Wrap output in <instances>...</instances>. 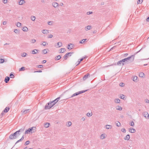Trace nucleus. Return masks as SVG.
Listing matches in <instances>:
<instances>
[{
    "mask_svg": "<svg viewBox=\"0 0 149 149\" xmlns=\"http://www.w3.org/2000/svg\"><path fill=\"white\" fill-rule=\"evenodd\" d=\"M141 50V49L136 52V53L134 54V55H132L127 58L123 59L124 63H130L134 61L135 55L139 53Z\"/></svg>",
    "mask_w": 149,
    "mask_h": 149,
    "instance_id": "obj_1",
    "label": "nucleus"
},
{
    "mask_svg": "<svg viewBox=\"0 0 149 149\" xmlns=\"http://www.w3.org/2000/svg\"><path fill=\"white\" fill-rule=\"evenodd\" d=\"M36 127H32L31 128H29L28 129L26 130L25 132V134H27L31 132V133L34 132L36 131Z\"/></svg>",
    "mask_w": 149,
    "mask_h": 149,
    "instance_id": "obj_2",
    "label": "nucleus"
},
{
    "mask_svg": "<svg viewBox=\"0 0 149 149\" xmlns=\"http://www.w3.org/2000/svg\"><path fill=\"white\" fill-rule=\"evenodd\" d=\"M54 105V104H52L51 102H50L46 104L45 107V109H50L52 106Z\"/></svg>",
    "mask_w": 149,
    "mask_h": 149,
    "instance_id": "obj_3",
    "label": "nucleus"
},
{
    "mask_svg": "<svg viewBox=\"0 0 149 149\" xmlns=\"http://www.w3.org/2000/svg\"><path fill=\"white\" fill-rule=\"evenodd\" d=\"M18 136V135L17 134L16 132H15L14 133L10 135L9 136V138L10 139H13L17 138V137Z\"/></svg>",
    "mask_w": 149,
    "mask_h": 149,
    "instance_id": "obj_4",
    "label": "nucleus"
},
{
    "mask_svg": "<svg viewBox=\"0 0 149 149\" xmlns=\"http://www.w3.org/2000/svg\"><path fill=\"white\" fill-rule=\"evenodd\" d=\"M87 91V90H85L84 91H79L77 92L76 93H74L70 97H74L75 96L81 93H84L86 91Z\"/></svg>",
    "mask_w": 149,
    "mask_h": 149,
    "instance_id": "obj_5",
    "label": "nucleus"
},
{
    "mask_svg": "<svg viewBox=\"0 0 149 149\" xmlns=\"http://www.w3.org/2000/svg\"><path fill=\"white\" fill-rule=\"evenodd\" d=\"M143 115L147 119L149 118V115L147 112H143Z\"/></svg>",
    "mask_w": 149,
    "mask_h": 149,
    "instance_id": "obj_6",
    "label": "nucleus"
},
{
    "mask_svg": "<svg viewBox=\"0 0 149 149\" xmlns=\"http://www.w3.org/2000/svg\"><path fill=\"white\" fill-rule=\"evenodd\" d=\"M122 64V65L123 66L124 65V63L123 59L120 60L118 61L117 63V64L118 65H120Z\"/></svg>",
    "mask_w": 149,
    "mask_h": 149,
    "instance_id": "obj_7",
    "label": "nucleus"
},
{
    "mask_svg": "<svg viewBox=\"0 0 149 149\" xmlns=\"http://www.w3.org/2000/svg\"><path fill=\"white\" fill-rule=\"evenodd\" d=\"M74 45L72 43L69 44L68 46V49H71L74 48Z\"/></svg>",
    "mask_w": 149,
    "mask_h": 149,
    "instance_id": "obj_8",
    "label": "nucleus"
},
{
    "mask_svg": "<svg viewBox=\"0 0 149 149\" xmlns=\"http://www.w3.org/2000/svg\"><path fill=\"white\" fill-rule=\"evenodd\" d=\"M73 53V52H68L67 53L63 56V58L65 59H66L68 56V54H70V56H71V54Z\"/></svg>",
    "mask_w": 149,
    "mask_h": 149,
    "instance_id": "obj_9",
    "label": "nucleus"
},
{
    "mask_svg": "<svg viewBox=\"0 0 149 149\" xmlns=\"http://www.w3.org/2000/svg\"><path fill=\"white\" fill-rule=\"evenodd\" d=\"M60 98V97H58L57 98L55 99V100H53V101H52V102H51V103H52V104H55L58 101H59V100Z\"/></svg>",
    "mask_w": 149,
    "mask_h": 149,
    "instance_id": "obj_10",
    "label": "nucleus"
},
{
    "mask_svg": "<svg viewBox=\"0 0 149 149\" xmlns=\"http://www.w3.org/2000/svg\"><path fill=\"white\" fill-rule=\"evenodd\" d=\"M24 128L23 129H21L18 131H16L15 132L17 134V135H18V136L20 134L19 133L20 132H22L23 131H24Z\"/></svg>",
    "mask_w": 149,
    "mask_h": 149,
    "instance_id": "obj_11",
    "label": "nucleus"
},
{
    "mask_svg": "<svg viewBox=\"0 0 149 149\" xmlns=\"http://www.w3.org/2000/svg\"><path fill=\"white\" fill-rule=\"evenodd\" d=\"M129 130L130 132L132 133H134L136 131V130L132 128H129Z\"/></svg>",
    "mask_w": 149,
    "mask_h": 149,
    "instance_id": "obj_12",
    "label": "nucleus"
},
{
    "mask_svg": "<svg viewBox=\"0 0 149 149\" xmlns=\"http://www.w3.org/2000/svg\"><path fill=\"white\" fill-rule=\"evenodd\" d=\"M90 74L88 73H87L86 74H85L83 77V79L84 80H86L88 76H89Z\"/></svg>",
    "mask_w": 149,
    "mask_h": 149,
    "instance_id": "obj_13",
    "label": "nucleus"
},
{
    "mask_svg": "<svg viewBox=\"0 0 149 149\" xmlns=\"http://www.w3.org/2000/svg\"><path fill=\"white\" fill-rule=\"evenodd\" d=\"M52 5L54 8H56L58 6V4L56 2H54L52 3Z\"/></svg>",
    "mask_w": 149,
    "mask_h": 149,
    "instance_id": "obj_14",
    "label": "nucleus"
},
{
    "mask_svg": "<svg viewBox=\"0 0 149 149\" xmlns=\"http://www.w3.org/2000/svg\"><path fill=\"white\" fill-rule=\"evenodd\" d=\"M91 26L88 25L85 27V29L86 31H87L88 30H90L91 29Z\"/></svg>",
    "mask_w": 149,
    "mask_h": 149,
    "instance_id": "obj_15",
    "label": "nucleus"
},
{
    "mask_svg": "<svg viewBox=\"0 0 149 149\" xmlns=\"http://www.w3.org/2000/svg\"><path fill=\"white\" fill-rule=\"evenodd\" d=\"M10 80V77H6L4 81L6 83H7Z\"/></svg>",
    "mask_w": 149,
    "mask_h": 149,
    "instance_id": "obj_16",
    "label": "nucleus"
},
{
    "mask_svg": "<svg viewBox=\"0 0 149 149\" xmlns=\"http://www.w3.org/2000/svg\"><path fill=\"white\" fill-rule=\"evenodd\" d=\"M25 1L24 0H20L19 2V4L20 5H22L25 3Z\"/></svg>",
    "mask_w": 149,
    "mask_h": 149,
    "instance_id": "obj_17",
    "label": "nucleus"
},
{
    "mask_svg": "<svg viewBox=\"0 0 149 149\" xmlns=\"http://www.w3.org/2000/svg\"><path fill=\"white\" fill-rule=\"evenodd\" d=\"M9 107H6L5 109L3 111V112H4L7 113V112L9 110Z\"/></svg>",
    "mask_w": 149,
    "mask_h": 149,
    "instance_id": "obj_18",
    "label": "nucleus"
},
{
    "mask_svg": "<svg viewBox=\"0 0 149 149\" xmlns=\"http://www.w3.org/2000/svg\"><path fill=\"white\" fill-rule=\"evenodd\" d=\"M130 139V135L129 134H127L126 136L124 138L125 140H128Z\"/></svg>",
    "mask_w": 149,
    "mask_h": 149,
    "instance_id": "obj_19",
    "label": "nucleus"
},
{
    "mask_svg": "<svg viewBox=\"0 0 149 149\" xmlns=\"http://www.w3.org/2000/svg\"><path fill=\"white\" fill-rule=\"evenodd\" d=\"M39 51L38 49H35L33 50L32 51V54H35L37 53V52H38V51Z\"/></svg>",
    "mask_w": 149,
    "mask_h": 149,
    "instance_id": "obj_20",
    "label": "nucleus"
},
{
    "mask_svg": "<svg viewBox=\"0 0 149 149\" xmlns=\"http://www.w3.org/2000/svg\"><path fill=\"white\" fill-rule=\"evenodd\" d=\"M106 128L107 129H111L112 126L111 125H107L105 126Z\"/></svg>",
    "mask_w": 149,
    "mask_h": 149,
    "instance_id": "obj_21",
    "label": "nucleus"
},
{
    "mask_svg": "<svg viewBox=\"0 0 149 149\" xmlns=\"http://www.w3.org/2000/svg\"><path fill=\"white\" fill-rule=\"evenodd\" d=\"M61 57L60 55H58L56 56L55 58V60H58L61 59Z\"/></svg>",
    "mask_w": 149,
    "mask_h": 149,
    "instance_id": "obj_22",
    "label": "nucleus"
},
{
    "mask_svg": "<svg viewBox=\"0 0 149 149\" xmlns=\"http://www.w3.org/2000/svg\"><path fill=\"white\" fill-rule=\"evenodd\" d=\"M57 46H58V47H61L62 46V43L61 42H58L57 43Z\"/></svg>",
    "mask_w": 149,
    "mask_h": 149,
    "instance_id": "obj_23",
    "label": "nucleus"
},
{
    "mask_svg": "<svg viewBox=\"0 0 149 149\" xmlns=\"http://www.w3.org/2000/svg\"><path fill=\"white\" fill-rule=\"evenodd\" d=\"M144 73L143 72H141L139 73V76L140 77H143L144 76Z\"/></svg>",
    "mask_w": 149,
    "mask_h": 149,
    "instance_id": "obj_24",
    "label": "nucleus"
},
{
    "mask_svg": "<svg viewBox=\"0 0 149 149\" xmlns=\"http://www.w3.org/2000/svg\"><path fill=\"white\" fill-rule=\"evenodd\" d=\"M49 125H50V123H46L44 124V126L45 128H47L49 127Z\"/></svg>",
    "mask_w": 149,
    "mask_h": 149,
    "instance_id": "obj_25",
    "label": "nucleus"
},
{
    "mask_svg": "<svg viewBox=\"0 0 149 149\" xmlns=\"http://www.w3.org/2000/svg\"><path fill=\"white\" fill-rule=\"evenodd\" d=\"M120 100L119 99H116L114 100V102L115 103H119Z\"/></svg>",
    "mask_w": 149,
    "mask_h": 149,
    "instance_id": "obj_26",
    "label": "nucleus"
},
{
    "mask_svg": "<svg viewBox=\"0 0 149 149\" xmlns=\"http://www.w3.org/2000/svg\"><path fill=\"white\" fill-rule=\"evenodd\" d=\"M42 33H49V30H43L42 31Z\"/></svg>",
    "mask_w": 149,
    "mask_h": 149,
    "instance_id": "obj_27",
    "label": "nucleus"
},
{
    "mask_svg": "<svg viewBox=\"0 0 149 149\" xmlns=\"http://www.w3.org/2000/svg\"><path fill=\"white\" fill-rule=\"evenodd\" d=\"M137 77L136 76H134L133 77V80L135 82H137Z\"/></svg>",
    "mask_w": 149,
    "mask_h": 149,
    "instance_id": "obj_28",
    "label": "nucleus"
},
{
    "mask_svg": "<svg viewBox=\"0 0 149 149\" xmlns=\"http://www.w3.org/2000/svg\"><path fill=\"white\" fill-rule=\"evenodd\" d=\"M22 30L24 31H27L28 30V28L27 27L24 26Z\"/></svg>",
    "mask_w": 149,
    "mask_h": 149,
    "instance_id": "obj_29",
    "label": "nucleus"
},
{
    "mask_svg": "<svg viewBox=\"0 0 149 149\" xmlns=\"http://www.w3.org/2000/svg\"><path fill=\"white\" fill-rule=\"evenodd\" d=\"M29 109H26L22 112V114H26L27 112Z\"/></svg>",
    "mask_w": 149,
    "mask_h": 149,
    "instance_id": "obj_30",
    "label": "nucleus"
},
{
    "mask_svg": "<svg viewBox=\"0 0 149 149\" xmlns=\"http://www.w3.org/2000/svg\"><path fill=\"white\" fill-rule=\"evenodd\" d=\"M117 107V108H116V109L117 110L121 111L122 109V108L121 106H118Z\"/></svg>",
    "mask_w": 149,
    "mask_h": 149,
    "instance_id": "obj_31",
    "label": "nucleus"
},
{
    "mask_svg": "<svg viewBox=\"0 0 149 149\" xmlns=\"http://www.w3.org/2000/svg\"><path fill=\"white\" fill-rule=\"evenodd\" d=\"M61 51L60 53H63L65 51V48H61L60 49Z\"/></svg>",
    "mask_w": 149,
    "mask_h": 149,
    "instance_id": "obj_32",
    "label": "nucleus"
},
{
    "mask_svg": "<svg viewBox=\"0 0 149 149\" xmlns=\"http://www.w3.org/2000/svg\"><path fill=\"white\" fill-rule=\"evenodd\" d=\"M72 124V123L70 121H69L67 123H66V125L68 126H70Z\"/></svg>",
    "mask_w": 149,
    "mask_h": 149,
    "instance_id": "obj_33",
    "label": "nucleus"
},
{
    "mask_svg": "<svg viewBox=\"0 0 149 149\" xmlns=\"http://www.w3.org/2000/svg\"><path fill=\"white\" fill-rule=\"evenodd\" d=\"M41 45H42L44 46H45L46 45H48V43L46 42H43L42 44H41Z\"/></svg>",
    "mask_w": 149,
    "mask_h": 149,
    "instance_id": "obj_34",
    "label": "nucleus"
},
{
    "mask_svg": "<svg viewBox=\"0 0 149 149\" xmlns=\"http://www.w3.org/2000/svg\"><path fill=\"white\" fill-rule=\"evenodd\" d=\"M116 126L118 127L120 126L121 125L120 123L118 121H117V122H116Z\"/></svg>",
    "mask_w": 149,
    "mask_h": 149,
    "instance_id": "obj_35",
    "label": "nucleus"
},
{
    "mask_svg": "<svg viewBox=\"0 0 149 149\" xmlns=\"http://www.w3.org/2000/svg\"><path fill=\"white\" fill-rule=\"evenodd\" d=\"M27 55V54L26 53H25V52H24V53H22L21 56L22 57H26V56Z\"/></svg>",
    "mask_w": 149,
    "mask_h": 149,
    "instance_id": "obj_36",
    "label": "nucleus"
},
{
    "mask_svg": "<svg viewBox=\"0 0 149 149\" xmlns=\"http://www.w3.org/2000/svg\"><path fill=\"white\" fill-rule=\"evenodd\" d=\"M14 32L16 34H19V31L17 29H15L14 30Z\"/></svg>",
    "mask_w": 149,
    "mask_h": 149,
    "instance_id": "obj_37",
    "label": "nucleus"
},
{
    "mask_svg": "<svg viewBox=\"0 0 149 149\" xmlns=\"http://www.w3.org/2000/svg\"><path fill=\"white\" fill-rule=\"evenodd\" d=\"M10 78H13L14 77V76L12 72L11 73L10 75Z\"/></svg>",
    "mask_w": 149,
    "mask_h": 149,
    "instance_id": "obj_38",
    "label": "nucleus"
},
{
    "mask_svg": "<svg viewBox=\"0 0 149 149\" xmlns=\"http://www.w3.org/2000/svg\"><path fill=\"white\" fill-rule=\"evenodd\" d=\"M25 68L24 67H22L19 69V71H24L25 70Z\"/></svg>",
    "mask_w": 149,
    "mask_h": 149,
    "instance_id": "obj_39",
    "label": "nucleus"
},
{
    "mask_svg": "<svg viewBox=\"0 0 149 149\" xmlns=\"http://www.w3.org/2000/svg\"><path fill=\"white\" fill-rule=\"evenodd\" d=\"M100 138L101 139H103L104 138V134H102L100 137Z\"/></svg>",
    "mask_w": 149,
    "mask_h": 149,
    "instance_id": "obj_40",
    "label": "nucleus"
},
{
    "mask_svg": "<svg viewBox=\"0 0 149 149\" xmlns=\"http://www.w3.org/2000/svg\"><path fill=\"white\" fill-rule=\"evenodd\" d=\"M21 24L20 22H18L17 23L16 25L18 27H20L21 26Z\"/></svg>",
    "mask_w": 149,
    "mask_h": 149,
    "instance_id": "obj_41",
    "label": "nucleus"
},
{
    "mask_svg": "<svg viewBox=\"0 0 149 149\" xmlns=\"http://www.w3.org/2000/svg\"><path fill=\"white\" fill-rule=\"evenodd\" d=\"M87 39H83V40H82L81 41H80L79 42V43H83Z\"/></svg>",
    "mask_w": 149,
    "mask_h": 149,
    "instance_id": "obj_42",
    "label": "nucleus"
},
{
    "mask_svg": "<svg viewBox=\"0 0 149 149\" xmlns=\"http://www.w3.org/2000/svg\"><path fill=\"white\" fill-rule=\"evenodd\" d=\"M31 19L33 21H34L35 19V17L34 16H32L31 17Z\"/></svg>",
    "mask_w": 149,
    "mask_h": 149,
    "instance_id": "obj_43",
    "label": "nucleus"
},
{
    "mask_svg": "<svg viewBox=\"0 0 149 149\" xmlns=\"http://www.w3.org/2000/svg\"><path fill=\"white\" fill-rule=\"evenodd\" d=\"M120 97L123 99H124L125 98V96L123 94L121 95Z\"/></svg>",
    "mask_w": 149,
    "mask_h": 149,
    "instance_id": "obj_44",
    "label": "nucleus"
},
{
    "mask_svg": "<svg viewBox=\"0 0 149 149\" xmlns=\"http://www.w3.org/2000/svg\"><path fill=\"white\" fill-rule=\"evenodd\" d=\"M143 0H138L137 2V3L138 4L139 3H141L142 2Z\"/></svg>",
    "mask_w": 149,
    "mask_h": 149,
    "instance_id": "obj_45",
    "label": "nucleus"
},
{
    "mask_svg": "<svg viewBox=\"0 0 149 149\" xmlns=\"http://www.w3.org/2000/svg\"><path fill=\"white\" fill-rule=\"evenodd\" d=\"M130 124L131 126H133L134 125V122L133 121H131V122L130 123Z\"/></svg>",
    "mask_w": 149,
    "mask_h": 149,
    "instance_id": "obj_46",
    "label": "nucleus"
},
{
    "mask_svg": "<svg viewBox=\"0 0 149 149\" xmlns=\"http://www.w3.org/2000/svg\"><path fill=\"white\" fill-rule=\"evenodd\" d=\"M92 113H87V114H86V116H88V117H90V116H92Z\"/></svg>",
    "mask_w": 149,
    "mask_h": 149,
    "instance_id": "obj_47",
    "label": "nucleus"
},
{
    "mask_svg": "<svg viewBox=\"0 0 149 149\" xmlns=\"http://www.w3.org/2000/svg\"><path fill=\"white\" fill-rule=\"evenodd\" d=\"M119 85L120 86L123 87L125 86V84L123 83H120Z\"/></svg>",
    "mask_w": 149,
    "mask_h": 149,
    "instance_id": "obj_48",
    "label": "nucleus"
},
{
    "mask_svg": "<svg viewBox=\"0 0 149 149\" xmlns=\"http://www.w3.org/2000/svg\"><path fill=\"white\" fill-rule=\"evenodd\" d=\"M36 40L34 39H32L31 41V42L32 43H34L36 42Z\"/></svg>",
    "mask_w": 149,
    "mask_h": 149,
    "instance_id": "obj_49",
    "label": "nucleus"
},
{
    "mask_svg": "<svg viewBox=\"0 0 149 149\" xmlns=\"http://www.w3.org/2000/svg\"><path fill=\"white\" fill-rule=\"evenodd\" d=\"M121 131L124 133H125L126 132V130L124 128H123L121 129Z\"/></svg>",
    "mask_w": 149,
    "mask_h": 149,
    "instance_id": "obj_50",
    "label": "nucleus"
},
{
    "mask_svg": "<svg viewBox=\"0 0 149 149\" xmlns=\"http://www.w3.org/2000/svg\"><path fill=\"white\" fill-rule=\"evenodd\" d=\"M42 52L44 54H46L47 53V51L46 49H44L42 50Z\"/></svg>",
    "mask_w": 149,
    "mask_h": 149,
    "instance_id": "obj_51",
    "label": "nucleus"
},
{
    "mask_svg": "<svg viewBox=\"0 0 149 149\" xmlns=\"http://www.w3.org/2000/svg\"><path fill=\"white\" fill-rule=\"evenodd\" d=\"M4 59H2V58L0 59V63H3L4 62Z\"/></svg>",
    "mask_w": 149,
    "mask_h": 149,
    "instance_id": "obj_52",
    "label": "nucleus"
},
{
    "mask_svg": "<svg viewBox=\"0 0 149 149\" xmlns=\"http://www.w3.org/2000/svg\"><path fill=\"white\" fill-rule=\"evenodd\" d=\"M30 143V142L29 141H27L25 143V144L26 145H28Z\"/></svg>",
    "mask_w": 149,
    "mask_h": 149,
    "instance_id": "obj_53",
    "label": "nucleus"
},
{
    "mask_svg": "<svg viewBox=\"0 0 149 149\" xmlns=\"http://www.w3.org/2000/svg\"><path fill=\"white\" fill-rule=\"evenodd\" d=\"M52 21H49L48 22V24L49 25H51L52 24Z\"/></svg>",
    "mask_w": 149,
    "mask_h": 149,
    "instance_id": "obj_54",
    "label": "nucleus"
},
{
    "mask_svg": "<svg viewBox=\"0 0 149 149\" xmlns=\"http://www.w3.org/2000/svg\"><path fill=\"white\" fill-rule=\"evenodd\" d=\"M145 102L146 103H149V100L148 99L145 100Z\"/></svg>",
    "mask_w": 149,
    "mask_h": 149,
    "instance_id": "obj_55",
    "label": "nucleus"
},
{
    "mask_svg": "<svg viewBox=\"0 0 149 149\" xmlns=\"http://www.w3.org/2000/svg\"><path fill=\"white\" fill-rule=\"evenodd\" d=\"M93 13V12H91V11H89V12H88L87 13V15H89L90 14H92Z\"/></svg>",
    "mask_w": 149,
    "mask_h": 149,
    "instance_id": "obj_56",
    "label": "nucleus"
},
{
    "mask_svg": "<svg viewBox=\"0 0 149 149\" xmlns=\"http://www.w3.org/2000/svg\"><path fill=\"white\" fill-rule=\"evenodd\" d=\"M7 23V22L6 21H4L3 22V24L4 25H6Z\"/></svg>",
    "mask_w": 149,
    "mask_h": 149,
    "instance_id": "obj_57",
    "label": "nucleus"
},
{
    "mask_svg": "<svg viewBox=\"0 0 149 149\" xmlns=\"http://www.w3.org/2000/svg\"><path fill=\"white\" fill-rule=\"evenodd\" d=\"M2 1H3V2L4 3H6L7 2V0H3Z\"/></svg>",
    "mask_w": 149,
    "mask_h": 149,
    "instance_id": "obj_58",
    "label": "nucleus"
},
{
    "mask_svg": "<svg viewBox=\"0 0 149 149\" xmlns=\"http://www.w3.org/2000/svg\"><path fill=\"white\" fill-rule=\"evenodd\" d=\"M22 141L21 140V139H20L19 140H18L15 143V144H16L17 143H19V142L20 141Z\"/></svg>",
    "mask_w": 149,
    "mask_h": 149,
    "instance_id": "obj_59",
    "label": "nucleus"
},
{
    "mask_svg": "<svg viewBox=\"0 0 149 149\" xmlns=\"http://www.w3.org/2000/svg\"><path fill=\"white\" fill-rule=\"evenodd\" d=\"M53 37V35L52 34H50L49 35L48 37L49 38H51Z\"/></svg>",
    "mask_w": 149,
    "mask_h": 149,
    "instance_id": "obj_60",
    "label": "nucleus"
},
{
    "mask_svg": "<svg viewBox=\"0 0 149 149\" xmlns=\"http://www.w3.org/2000/svg\"><path fill=\"white\" fill-rule=\"evenodd\" d=\"M97 31L96 30H94L93 32V34L96 33H97Z\"/></svg>",
    "mask_w": 149,
    "mask_h": 149,
    "instance_id": "obj_61",
    "label": "nucleus"
},
{
    "mask_svg": "<svg viewBox=\"0 0 149 149\" xmlns=\"http://www.w3.org/2000/svg\"><path fill=\"white\" fill-rule=\"evenodd\" d=\"M81 120H82L83 121H84L85 120V118L84 117H82L81 118Z\"/></svg>",
    "mask_w": 149,
    "mask_h": 149,
    "instance_id": "obj_62",
    "label": "nucleus"
},
{
    "mask_svg": "<svg viewBox=\"0 0 149 149\" xmlns=\"http://www.w3.org/2000/svg\"><path fill=\"white\" fill-rule=\"evenodd\" d=\"M116 47V46H114L112 48H111L110 50L109 51H111L113 49H114Z\"/></svg>",
    "mask_w": 149,
    "mask_h": 149,
    "instance_id": "obj_63",
    "label": "nucleus"
},
{
    "mask_svg": "<svg viewBox=\"0 0 149 149\" xmlns=\"http://www.w3.org/2000/svg\"><path fill=\"white\" fill-rule=\"evenodd\" d=\"M43 67V65H38V68H41Z\"/></svg>",
    "mask_w": 149,
    "mask_h": 149,
    "instance_id": "obj_64",
    "label": "nucleus"
}]
</instances>
